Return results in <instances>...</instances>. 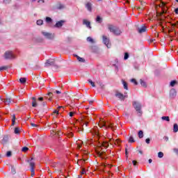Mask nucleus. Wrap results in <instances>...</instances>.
<instances>
[{
    "instance_id": "obj_1",
    "label": "nucleus",
    "mask_w": 178,
    "mask_h": 178,
    "mask_svg": "<svg viewBox=\"0 0 178 178\" xmlns=\"http://www.w3.org/2000/svg\"><path fill=\"white\" fill-rule=\"evenodd\" d=\"M108 29L111 33H113V34H115V35H120L122 34V31L119 28L112 25V24H108Z\"/></svg>"
},
{
    "instance_id": "obj_2",
    "label": "nucleus",
    "mask_w": 178,
    "mask_h": 178,
    "mask_svg": "<svg viewBox=\"0 0 178 178\" xmlns=\"http://www.w3.org/2000/svg\"><path fill=\"white\" fill-rule=\"evenodd\" d=\"M108 29L111 33H113V34H115V35H120L122 34V31L119 28L112 25V24H108Z\"/></svg>"
},
{
    "instance_id": "obj_3",
    "label": "nucleus",
    "mask_w": 178,
    "mask_h": 178,
    "mask_svg": "<svg viewBox=\"0 0 178 178\" xmlns=\"http://www.w3.org/2000/svg\"><path fill=\"white\" fill-rule=\"evenodd\" d=\"M132 105L134 109L136 111L138 116H142L143 111L141 110V108H143V106H141V104L138 102H134Z\"/></svg>"
},
{
    "instance_id": "obj_4",
    "label": "nucleus",
    "mask_w": 178,
    "mask_h": 178,
    "mask_svg": "<svg viewBox=\"0 0 178 178\" xmlns=\"http://www.w3.org/2000/svg\"><path fill=\"white\" fill-rule=\"evenodd\" d=\"M42 34L47 40H54V38H55V33H51L42 31Z\"/></svg>"
},
{
    "instance_id": "obj_5",
    "label": "nucleus",
    "mask_w": 178,
    "mask_h": 178,
    "mask_svg": "<svg viewBox=\"0 0 178 178\" xmlns=\"http://www.w3.org/2000/svg\"><path fill=\"white\" fill-rule=\"evenodd\" d=\"M4 56L5 59H15L13 51H6Z\"/></svg>"
},
{
    "instance_id": "obj_6",
    "label": "nucleus",
    "mask_w": 178,
    "mask_h": 178,
    "mask_svg": "<svg viewBox=\"0 0 178 178\" xmlns=\"http://www.w3.org/2000/svg\"><path fill=\"white\" fill-rule=\"evenodd\" d=\"M44 65L47 67H48V66H54V67H56V69H59V66L56 65L55 60H51V61L49 60H47Z\"/></svg>"
},
{
    "instance_id": "obj_7",
    "label": "nucleus",
    "mask_w": 178,
    "mask_h": 178,
    "mask_svg": "<svg viewBox=\"0 0 178 178\" xmlns=\"http://www.w3.org/2000/svg\"><path fill=\"white\" fill-rule=\"evenodd\" d=\"M102 38H103L104 44H105V45H106L107 48H111V44L109 42V38H108L105 35H103Z\"/></svg>"
},
{
    "instance_id": "obj_8",
    "label": "nucleus",
    "mask_w": 178,
    "mask_h": 178,
    "mask_svg": "<svg viewBox=\"0 0 178 178\" xmlns=\"http://www.w3.org/2000/svg\"><path fill=\"white\" fill-rule=\"evenodd\" d=\"M29 165L31 168V176L33 177L34 175H35V173L34 172V167L35 166V163L34 162H31Z\"/></svg>"
},
{
    "instance_id": "obj_9",
    "label": "nucleus",
    "mask_w": 178,
    "mask_h": 178,
    "mask_svg": "<svg viewBox=\"0 0 178 178\" xmlns=\"http://www.w3.org/2000/svg\"><path fill=\"white\" fill-rule=\"evenodd\" d=\"M63 24H65V20H60L56 23L54 27H56V29H60Z\"/></svg>"
},
{
    "instance_id": "obj_10",
    "label": "nucleus",
    "mask_w": 178,
    "mask_h": 178,
    "mask_svg": "<svg viewBox=\"0 0 178 178\" xmlns=\"http://www.w3.org/2000/svg\"><path fill=\"white\" fill-rule=\"evenodd\" d=\"M115 97H116L117 98H119V99H120V101H124V98L126 97L124 96V95H123V94H122V93H120V92H117L115 93Z\"/></svg>"
},
{
    "instance_id": "obj_11",
    "label": "nucleus",
    "mask_w": 178,
    "mask_h": 178,
    "mask_svg": "<svg viewBox=\"0 0 178 178\" xmlns=\"http://www.w3.org/2000/svg\"><path fill=\"white\" fill-rule=\"evenodd\" d=\"M54 97V93L49 92L45 96V99H48V101H52V98Z\"/></svg>"
},
{
    "instance_id": "obj_12",
    "label": "nucleus",
    "mask_w": 178,
    "mask_h": 178,
    "mask_svg": "<svg viewBox=\"0 0 178 178\" xmlns=\"http://www.w3.org/2000/svg\"><path fill=\"white\" fill-rule=\"evenodd\" d=\"M8 141H9V136L6 135L3 137V140H1V143L3 145H5L6 144H8Z\"/></svg>"
},
{
    "instance_id": "obj_13",
    "label": "nucleus",
    "mask_w": 178,
    "mask_h": 178,
    "mask_svg": "<svg viewBox=\"0 0 178 178\" xmlns=\"http://www.w3.org/2000/svg\"><path fill=\"white\" fill-rule=\"evenodd\" d=\"M158 8H161L162 10L168 9V8L165 6V2H163V1H162L161 4L155 6V9H158Z\"/></svg>"
},
{
    "instance_id": "obj_14",
    "label": "nucleus",
    "mask_w": 178,
    "mask_h": 178,
    "mask_svg": "<svg viewBox=\"0 0 178 178\" xmlns=\"http://www.w3.org/2000/svg\"><path fill=\"white\" fill-rule=\"evenodd\" d=\"M177 95V92L176 91V89L172 88L170 90V97H171L172 98H175V97H176Z\"/></svg>"
},
{
    "instance_id": "obj_15",
    "label": "nucleus",
    "mask_w": 178,
    "mask_h": 178,
    "mask_svg": "<svg viewBox=\"0 0 178 178\" xmlns=\"http://www.w3.org/2000/svg\"><path fill=\"white\" fill-rule=\"evenodd\" d=\"M147 31V27L144 25L141 26V28H138V32L139 34H143V33H145Z\"/></svg>"
},
{
    "instance_id": "obj_16",
    "label": "nucleus",
    "mask_w": 178,
    "mask_h": 178,
    "mask_svg": "<svg viewBox=\"0 0 178 178\" xmlns=\"http://www.w3.org/2000/svg\"><path fill=\"white\" fill-rule=\"evenodd\" d=\"M83 24L86 26V27H88V29H91V22H89L87 19H83Z\"/></svg>"
},
{
    "instance_id": "obj_17",
    "label": "nucleus",
    "mask_w": 178,
    "mask_h": 178,
    "mask_svg": "<svg viewBox=\"0 0 178 178\" xmlns=\"http://www.w3.org/2000/svg\"><path fill=\"white\" fill-rule=\"evenodd\" d=\"M38 104L37 103V99L35 97H32V106L33 108H37Z\"/></svg>"
},
{
    "instance_id": "obj_18",
    "label": "nucleus",
    "mask_w": 178,
    "mask_h": 178,
    "mask_svg": "<svg viewBox=\"0 0 178 178\" xmlns=\"http://www.w3.org/2000/svg\"><path fill=\"white\" fill-rule=\"evenodd\" d=\"M12 97H6L3 102L6 104V105H10V103L12 102Z\"/></svg>"
},
{
    "instance_id": "obj_19",
    "label": "nucleus",
    "mask_w": 178,
    "mask_h": 178,
    "mask_svg": "<svg viewBox=\"0 0 178 178\" xmlns=\"http://www.w3.org/2000/svg\"><path fill=\"white\" fill-rule=\"evenodd\" d=\"M86 8L89 12H91V10H92V4H91V3H87Z\"/></svg>"
},
{
    "instance_id": "obj_20",
    "label": "nucleus",
    "mask_w": 178,
    "mask_h": 178,
    "mask_svg": "<svg viewBox=\"0 0 178 178\" xmlns=\"http://www.w3.org/2000/svg\"><path fill=\"white\" fill-rule=\"evenodd\" d=\"M140 7H136V9L140 10H144V7L146 5L145 2L140 1Z\"/></svg>"
},
{
    "instance_id": "obj_21",
    "label": "nucleus",
    "mask_w": 178,
    "mask_h": 178,
    "mask_svg": "<svg viewBox=\"0 0 178 178\" xmlns=\"http://www.w3.org/2000/svg\"><path fill=\"white\" fill-rule=\"evenodd\" d=\"M172 29L171 31H169V33H170V31H175V27H177L178 29V22H177L175 24H170Z\"/></svg>"
},
{
    "instance_id": "obj_22",
    "label": "nucleus",
    "mask_w": 178,
    "mask_h": 178,
    "mask_svg": "<svg viewBox=\"0 0 178 178\" xmlns=\"http://www.w3.org/2000/svg\"><path fill=\"white\" fill-rule=\"evenodd\" d=\"M76 58H77V60L79 62H81V63H84V62H86V59L77 56V55H75Z\"/></svg>"
},
{
    "instance_id": "obj_23",
    "label": "nucleus",
    "mask_w": 178,
    "mask_h": 178,
    "mask_svg": "<svg viewBox=\"0 0 178 178\" xmlns=\"http://www.w3.org/2000/svg\"><path fill=\"white\" fill-rule=\"evenodd\" d=\"M166 10H168V8H163L161 13H158V12L156 13V16H162L163 13H166Z\"/></svg>"
},
{
    "instance_id": "obj_24",
    "label": "nucleus",
    "mask_w": 178,
    "mask_h": 178,
    "mask_svg": "<svg viewBox=\"0 0 178 178\" xmlns=\"http://www.w3.org/2000/svg\"><path fill=\"white\" fill-rule=\"evenodd\" d=\"M56 8L58 9V10H60V9H64L65 8V6L60 3H58L56 6Z\"/></svg>"
},
{
    "instance_id": "obj_25",
    "label": "nucleus",
    "mask_w": 178,
    "mask_h": 178,
    "mask_svg": "<svg viewBox=\"0 0 178 178\" xmlns=\"http://www.w3.org/2000/svg\"><path fill=\"white\" fill-rule=\"evenodd\" d=\"M20 128L19 127H17L14 129V133L15 134H20Z\"/></svg>"
},
{
    "instance_id": "obj_26",
    "label": "nucleus",
    "mask_w": 178,
    "mask_h": 178,
    "mask_svg": "<svg viewBox=\"0 0 178 178\" xmlns=\"http://www.w3.org/2000/svg\"><path fill=\"white\" fill-rule=\"evenodd\" d=\"M37 79L40 80L39 81V84H40V86H44V83H45V79H42L40 77H38Z\"/></svg>"
},
{
    "instance_id": "obj_27",
    "label": "nucleus",
    "mask_w": 178,
    "mask_h": 178,
    "mask_svg": "<svg viewBox=\"0 0 178 178\" xmlns=\"http://www.w3.org/2000/svg\"><path fill=\"white\" fill-rule=\"evenodd\" d=\"M138 136L139 138H143V137H144V132H143L142 130H140L138 133Z\"/></svg>"
},
{
    "instance_id": "obj_28",
    "label": "nucleus",
    "mask_w": 178,
    "mask_h": 178,
    "mask_svg": "<svg viewBox=\"0 0 178 178\" xmlns=\"http://www.w3.org/2000/svg\"><path fill=\"white\" fill-rule=\"evenodd\" d=\"M176 84H177V81L173 80V81H171L170 86V87H175V86H176Z\"/></svg>"
},
{
    "instance_id": "obj_29",
    "label": "nucleus",
    "mask_w": 178,
    "mask_h": 178,
    "mask_svg": "<svg viewBox=\"0 0 178 178\" xmlns=\"http://www.w3.org/2000/svg\"><path fill=\"white\" fill-rule=\"evenodd\" d=\"M119 139H117V140H113V139H110V143L111 144H112V143H114V144L116 145L118 144H119Z\"/></svg>"
},
{
    "instance_id": "obj_30",
    "label": "nucleus",
    "mask_w": 178,
    "mask_h": 178,
    "mask_svg": "<svg viewBox=\"0 0 178 178\" xmlns=\"http://www.w3.org/2000/svg\"><path fill=\"white\" fill-rule=\"evenodd\" d=\"M161 119L162 120H165V122H170V118L169 116H163Z\"/></svg>"
},
{
    "instance_id": "obj_31",
    "label": "nucleus",
    "mask_w": 178,
    "mask_h": 178,
    "mask_svg": "<svg viewBox=\"0 0 178 178\" xmlns=\"http://www.w3.org/2000/svg\"><path fill=\"white\" fill-rule=\"evenodd\" d=\"M140 83L142 87H145V88H146L147 83H145V81H143V79H140Z\"/></svg>"
},
{
    "instance_id": "obj_32",
    "label": "nucleus",
    "mask_w": 178,
    "mask_h": 178,
    "mask_svg": "<svg viewBox=\"0 0 178 178\" xmlns=\"http://www.w3.org/2000/svg\"><path fill=\"white\" fill-rule=\"evenodd\" d=\"M173 131H174V133H177V131H178L177 124H174Z\"/></svg>"
},
{
    "instance_id": "obj_33",
    "label": "nucleus",
    "mask_w": 178,
    "mask_h": 178,
    "mask_svg": "<svg viewBox=\"0 0 178 178\" xmlns=\"http://www.w3.org/2000/svg\"><path fill=\"white\" fill-rule=\"evenodd\" d=\"M8 67H9L8 65H4L2 67H0V72H2V70H8Z\"/></svg>"
},
{
    "instance_id": "obj_34",
    "label": "nucleus",
    "mask_w": 178,
    "mask_h": 178,
    "mask_svg": "<svg viewBox=\"0 0 178 178\" xmlns=\"http://www.w3.org/2000/svg\"><path fill=\"white\" fill-rule=\"evenodd\" d=\"M26 81H27V79H26V78L19 79V83H21V84H24V83H26Z\"/></svg>"
},
{
    "instance_id": "obj_35",
    "label": "nucleus",
    "mask_w": 178,
    "mask_h": 178,
    "mask_svg": "<svg viewBox=\"0 0 178 178\" xmlns=\"http://www.w3.org/2000/svg\"><path fill=\"white\" fill-rule=\"evenodd\" d=\"M87 41H88V42H91L92 44H94V42H95L94 41V39H93L92 38H91V37H88V38H87Z\"/></svg>"
},
{
    "instance_id": "obj_36",
    "label": "nucleus",
    "mask_w": 178,
    "mask_h": 178,
    "mask_svg": "<svg viewBox=\"0 0 178 178\" xmlns=\"http://www.w3.org/2000/svg\"><path fill=\"white\" fill-rule=\"evenodd\" d=\"M36 23L38 26H42V24H44V21H42V19H39L37 21Z\"/></svg>"
},
{
    "instance_id": "obj_37",
    "label": "nucleus",
    "mask_w": 178,
    "mask_h": 178,
    "mask_svg": "<svg viewBox=\"0 0 178 178\" xmlns=\"http://www.w3.org/2000/svg\"><path fill=\"white\" fill-rule=\"evenodd\" d=\"M102 147H104V148H108L109 147V143L108 142H104Z\"/></svg>"
},
{
    "instance_id": "obj_38",
    "label": "nucleus",
    "mask_w": 178,
    "mask_h": 178,
    "mask_svg": "<svg viewBox=\"0 0 178 178\" xmlns=\"http://www.w3.org/2000/svg\"><path fill=\"white\" fill-rule=\"evenodd\" d=\"M96 22H97V23H101L102 22V18L98 15L96 18Z\"/></svg>"
},
{
    "instance_id": "obj_39",
    "label": "nucleus",
    "mask_w": 178,
    "mask_h": 178,
    "mask_svg": "<svg viewBox=\"0 0 178 178\" xmlns=\"http://www.w3.org/2000/svg\"><path fill=\"white\" fill-rule=\"evenodd\" d=\"M127 59H129V53L126 52L124 53V60H127Z\"/></svg>"
},
{
    "instance_id": "obj_40",
    "label": "nucleus",
    "mask_w": 178,
    "mask_h": 178,
    "mask_svg": "<svg viewBox=\"0 0 178 178\" xmlns=\"http://www.w3.org/2000/svg\"><path fill=\"white\" fill-rule=\"evenodd\" d=\"M88 83H90V84L92 86V87H95V83H94L92 81V80L89 79V80H88Z\"/></svg>"
},
{
    "instance_id": "obj_41",
    "label": "nucleus",
    "mask_w": 178,
    "mask_h": 178,
    "mask_svg": "<svg viewBox=\"0 0 178 178\" xmlns=\"http://www.w3.org/2000/svg\"><path fill=\"white\" fill-rule=\"evenodd\" d=\"M131 83H134L135 86H138V82L136 80V79H131Z\"/></svg>"
},
{
    "instance_id": "obj_42",
    "label": "nucleus",
    "mask_w": 178,
    "mask_h": 178,
    "mask_svg": "<svg viewBox=\"0 0 178 178\" xmlns=\"http://www.w3.org/2000/svg\"><path fill=\"white\" fill-rule=\"evenodd\" d=\"M6 156L7 158H10V156H12V152L11 151L7 152Z\"/></svg>"
},
{
    "instance_id": "obj_43",
    "label": "nucleus",
    "mask_w": 178,
    "mask_h": 178,
    "mask_svg": "<svg viewBox=\"0 0 178 178\" xmlns=\"http://www.w3.org/2000/svg\"><path fill=\"white\" fill-rule=\"evenodd\" d=\"M128 141L129 143H134V138H133V136H130Z\"/></svg>"
},
{
    "instance_id": "obj_44",
    "label": "nucleus",
    "mask_w": 178,
    "mask_h": 178,
    "mask_svg": "<svg viewBox=\"0 0 178 178\" xmlns=\"http://www.w3.org/2000/svg\"><path fill=\"white\" fill-rule=\"evenodd\" d=\"M22 152H27V151H29V147H22Z\"/></svg>"
},
{
    "instance_id": "obj_45",
    "label": "nucleus",
    "mask_w": 178,
    "mask_h": 178,
    "mask_svg": "<svg viewBox=\"0 0 178 178\" xmlns=\"http://www.w3.org/2000/svg\"><path fill=\"white\" fill-rule=\"evenodd\" d=\"M158 156H159V158H163V152H159L158 153Z\"/></svg>"
},
{
    "instance_id": "obj_46",
    "label": "nucleus",
    "mask_w": 178,
    "mask_h": 178,
    "mask_svg": "<svg viewBox=\"0 0 178 178\" xmlns=\"http://www.w3.org/2000/svg\"><path fill=\"white\" fill-rule=\"evenodd\" d=\"M46 22L47 23H50V22H52V19L51 17H46Z\"/></svg>"
},
{
    "instance_id": "obj_47",
    "label": "nucleus",
    "mask_w": 178,
    "mask_h": 178,
    "mask_svg": "<svg viewBox=\"0 0 178 178\" xmlns=\"http://www.w3.org/2000/svg\"><path fill=\"white\" fill-rule=\"evenodd\" d=\"M123 86H124V90H128L127 83H126V81H123Z\"/></svg>"
},
{
    "instance_id": "obj_48",
    "label": "nucleus",
    "mask_w": 178,
    "mask_h": 178,
    "mask_svg": "<svg viewBox=\"0 0 178 178\" xmlns=\"http://www.w3.org/2000/svg\"><path fill=\"white\" fill-rule=\"evenodd\" d=\"M104 154H105V151H103V152H97V155L99 156H102V155H104Z\"/></svg>"
},
{
    "instance_id": "obj_49",
    "label": "nucleus",
    "mask_w": 178,
    "mask_h": 178,
    "mask_svg": "<svg viewBox=\"0 0 178 178\" xmlns=\"http://www.w3.org/2000/svg\"><path fill=\"white\" fill-rule=\"evenodd\" d=\"M11 172L13 175L16 174V170H15V168L13 166L11 167Z\"/></svg>"
},
{
    "instance_id": "obj_50",
    "label": "nucleus",
    "mask_w": 178,
    "mask_h": 178,
    "mask_svg": "<svg viewBox=\"0 0 178 178\" xmlns=\"http://www.w3.org/2000/svg\"><path fill=\"white\" fill-rule=\"evenodd\" d=\"M12 2V0H3V3L7 5V3H10Z\"/></svg>"
},
{
    "instance_id": "obj_51",
    "label": "nucleus",
    "mask_w": 178,
    "mask_h": 178,
    "mask_svg": "<svg viewBox=\"0 0 178 178\" xmlns=\"http://www.w3.org/2000/svg\"><path fill=\"white\" fill-rule=\"evenodd\" d=\"M173 152H175V154H176V155L178 156V149L177 148H174Z\"/></svg>"
},
{
    "instance_id": "obj_52",
    "label": "nucleus",
    "mask_w": 178,
    "mask_h": 178,
    "mask_svg": "<svg viewBox=\"0 0 178 178\" xmlns=\"http://www.w3.org/2000/svg\"><path fill=\"white\" fill-rule=\"evenodd\" d=\"M150 141H151V139H149V138H147V139L145 140L146 144H149Z\"/></svg>"
},
{
    "instance_id": "obj_53",
    "label": "nucleus",
    "mask_w": 178,
    "mask_h": 178,
    "mask_svg": "<svg viewBox=\"0 0 178 178\" xmlns=\"http://www.w3.org/2000/svg\"><path fill=\"white\" fill-rule=\"evenodd\" d=\"M74 134L73 133L70 132L67 134V137L70 138V137H73Z\"/></svg>"
},
{
    "instance_id": "obj_54",
    "label": "nucleus",
    "mask_w": 178,
    "mask_h": 178,
    "mask_svg": "<svg viewBox=\"0 0 178 178\" xmlns=\"http://www.w3.org/2000/svg\"><path fill=\"white\" fill-rule=\"evenodd\" d=\"M31 126H32V127H38V125L34 123H31Z\"/></svg>"
},
{
    "instance_id": "obj_55",
    "label": "nucleus",
    "mask_w": 178,
    "mask_h": 178,
    "mask_svg": "<svg viewBox=\"0 0 178 178\" xmlns=\"http://www.w3.org/2000/svg\"><path fill=\"white\" fill-rule=\"evenodd\" d=\"M73 115H74V112H70L69 115L70 116V118H73Z\"/></svg>"
},
{
    "instance_id": "obj_56",
    "label": "nucleus",
    "mask_w": 178,
    "mask_h": 178,
    "mask_svg": "<svg viewBox=\"0 0 178 178\" xmlns=\"http://www.w3.org/2000/svg\"><path fill=\"white\" fill-rule=\"evenodd\" d=\"M12 120L16 121V115H15V114L13 115Z\"/></svg>"
},
{
    "instance_id": "obj_57",
    "label": "nucleus",
    "mask_w": 178,
    "mask_h": 178,
    "mask_svg": "<svg viewBox=\"0 0 178 178\" xmlns=\"http://www.w3.org/2000/svg\"><path fill=\"white\" fill-rule=\"evenodd\" d=\"M54 92H55L56 94H62V92H60L59 90H56Z\"/></svg>"
},
{
    "instance_id": "obj_58",
    "label": "nucleus",
    "mask_w": 178,
    "mask_h": 178,
    "mask_svg": "<svg viewBox=\"0 0 178 178\" xmlns=\"http://www.w3.org/2000/svg\"><path fill=\"white\" fill-rule=\"evenodd\" d=\"M100 127H108L106 126V124L105 122L103 123V124Z\"/></svg>"
},
{
    "instance_id": "obj_59",
    "label": "nucleus",
    "mask_w": 178,
    "mask_h": 178,
    "mask_svg": "<svg viewBox=\"0 0 178 178\" xmlns=\"http://www.w3.org/2000/svg\"><path fill=\"white\" fill-rule=\"evenodd\" d=\"M132 163L134 164V166H136V165H137V162L135 160L132 161Z\"/></svg>"
},
{
    "instance_id": "obj_60",
    "label": "nucleus",
    "mask_w": 178,
    "mask_h": 178,
    "mask_svg": "<svg viewBox=\"0 0 178 178\" xmlns=\"http://www.w3.org/2000/svg\"><path fill=\"white\" fill-rule=\"evenodd\" d=\"M81 175L86 174V170L83 169L82 171L81 172Z\"/></svg>"
},
{
    "instance_id": "obj_61",
    "label": "nucleus",
    "mask_w": 178,
    "mask_h": 178,
    "mask_svg": "<svg viewBox=\"0 0 178 178\" xmlns=\"http://www.w3.org/2000/svg\"><path fill=\"white\" fill-rule=\"evenodd\" d=\"M53 113H56L57 115H59V111L55 110Z\"/></svg>"
},
{
    "instance_id": "obj_62",
    "label": "nucleus",
    "mask_w": 178,
    "mask_h": 178,
    "mask_svg": "<svg viewBox=\"0 0 178 178\" xmlns=\"http://www.w3.org/2000/svg\"><path fill=\"white\" fill-rule=\"evenodd\" d=\"M175 13L178 15V8L175 9Z\"/></svg>"
},
{
    "instance_id": "obj_63",
    "label": "nucleus",
    "mask_w": 178,
    "mask_h": 178,
    "mask_svg": "<svg viewBox=\"0 0 178 178\" xmlns=\"http://www.w3.org/2000/svg\"><path fill=\"white\" fill-rule=\"evenodd\" d=\"M83 124L87 127V126H88V122H83Z\"/></svg>"
},
{
    "instance_id": "obj_64",
    "label": "nucleus",
    "mask_w": 178,
    "mask_h": 178,
    "mask_svg": "<svg viewBox=\"0 0 178 178\" xmlns=\"http://www.w3.org/2000/svg\"><path fill=\"white\" fill-rule=\"evenodd\" d=\"M38 99L39 101H44V97H39Z\"/></svg>"
}]
</instances>
